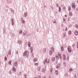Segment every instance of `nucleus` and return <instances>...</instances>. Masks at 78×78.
Wrapping results in <instances>:
<instances>
[{"mask_svg": "<svg viewBox=\"0 0 78 78\" xmlns=\"http://www.w3.org/2000/svg\"><path fill=\"white\" fill-rule=\"evenodd\" d=\"M13 70L14 72H16V67H13Z\"/></svg>", "mask_w": 78, "mask_h": 78, "instance_id": "8", "label": "nucleus"}, {"mask_svg": "<svg viewBox=\"0 0 78 78\" xmlns=\"http://www.w3.org/2000/svg\"><path fill=\"white\" fill-rule=\"evenodd\" d=\"M23 35L24 36H26V34H25V32L23 33Z\"/></svg>", "mask_w": 78, "mask_h": 78, "instance_id": "41", "label": "nucleus"}, {"mask_svg": "<svg viewBox=\"0 0 78 78\" xmlns=\"http://www.w3.org/2000/svg\"><path fill=\"white\" fill-rule=\"evenodd\" d=\"M35 64V66H37V65H38V63H36Z\"/></svg>", "mask_w": 78, "mask_h": 78, "instance_id": "52", "label": "nucleus"}, {"mask_svg": "<svg viewBox=\"0 0 78 78\" xmlns=\"http://www.w3.org/2000/svg\"><path fill=\"white\" fill-rule=\"evenodd\" d=\"M66 7H63V9L64 10V11H66Z\"/></svg>", "mask_w": 78, "mask_h": 78, "instance_id": "31", "label": "nucleus"}, {"mask_svg": "<svg viewBox=\"0 0 78 78\" xmlns=\"http://www.w3.org/2000/svg\"><path fill=\"white\" fill-rule=\"evenodd\" d=\"M59 57L58 56L56 57L57 60H58L59 59Z\"/></svg>", "mask_w": 78, "mask_h": 78, "instance_id": "32", "label": "nucleus"}, {"mask_svg": "<svg viewBox=\"0 0 78 78\" xmlns=\"http://www.w3.org/2000/svg\"><path fill=\"white\" fill-rule=\"evenodd\" d=\"M60 59H62V56L61 55H60Z\"/></svg>", "mask_w": 78, "mask_h": 78, "instance_id": "36", "label": "nucleus"}, {"mask_svg": "<svg viewBox=\"0 0 78 78\" xmlns=\"http://www.w3.org/2000/svg\"><path fill=\"white\" fill-rule=\"evenodd\" d=\"M55 72L56 74H58V70H55Z\"/></svg>", "mask_w": 78, "mask_h": 78, "instance_id": "29", "label": "nucleus"}, {"mask_svg": "<svg viewBox=\"0 0 78 78\" xmlns=\"http://www.w3.org/2000/svg\"><path fill=\"white\" fill-rule=\"evenodd\" d=\"M21 20L22 22L23 23H25V22L24 20H23V19L22 18H21Z\"/></svg>", "mask_w": 78, "mask_h": 78, "instance_id": "5", "label": "nucleus"}, {"mask_svg": "<svg viewBox=\"0 0 78 78\" xmlns=\"http://www.w3.org/2000/svg\"><path fill=\"white\" fill-rule=\"evenodd\" d=\"M63 21H64V23H66V19H65V18H63Z\"/></svg>", "mask_w": 78, "mask_h": 78, "instance_id": "27", "label": "nucleus"}, {"mask_svg": "<svg viewBox=\"0 0 78 78\" xmlns=\"http://www.w3.org/2000/svg\"><path fill=\"white\" fill-rule=\"evenodd\" d=\"M63 35L64 36V37H65L66 36V32H65L63 33Z\"/></svg>", "mask_w": 78, "mask_h": 78, "instance_id": "15", "label": "nucleus"}, {"mask_svg": "<svg viewBox=\"0 0 78 78\" xmlns=\"http://www.w3.org/2000/svg\"><path fill=\"white\" fill-rule=\"evenodd\" d=\"M64 64L65 66H66V65H67V64H66V63H64Z\"/></svg>", "mask_w": 78, "mask_h": 78, "instance_id": "53", "label": "nucleus"}, {"mask_svg": "<svg viewBox=\"0 0 78 78\" xmlns=\"http://www.w3.org/2000/svg\"><path fill=\"white\" fill-rule=\"evenodd\" d=\"M72 6L73 9H75V3H73Z\"/></svg>", "mask_w": 78, "mask_h": 78, "instance_id": "2", "label": "nucleus"}, {"mask_svg": "<svg viewBox=\"0 0 78 78\" xmlns=\"http://www.w3.org/2000/svg\"><path fill=\"white\" fill-rule=\"evenodd\" d=\"M74 78H76V75H75V76L74 77Z\"/></svg>", "mask_w": 78, "mask_h": 78, "instance_id": "47", "label": "nucleus"}, {"mask_svg": "<svg viewBox=\"0 0 78 78\" xmlns=\"http://www.w3.org/2000/svg\"><path fill=\"white\" fill-rule=\"evenodd\" d=\"M38 77L39 78H41V76H40V75H38Z\"/></svg>", "mask_w": 78, "mask_h": 78, "instance_id": "39", "label": "nucleus"}, {"mask_svg": "<svg viewBox=\"0 0 78 78\" xmlns=\"http://www.w3.org/2000/svg\"><path fill=\"white\" fill-rule=\"evenodd\" d=\"M66 29H65V31H67V27H66Z\"/></svg>", "mask_w": 78, "mask_h": 78, "instance_id": "43", "label": "nucleus"}, {"mask_svg": "<svg viewBox=\"0 0 78 78\" xmlns=\"http://www.w3.org/2000/svg\"><path fill=\"white\" fill-rule=\"evenodd\" d=\"M68 9L69 11L71 10V8H70V6H68Z\"/></svg>", "mask_w": 78, "mask_h": 78, "instance_id": "23", "label": "nucleus"}, {"mask_svg": "<svg viewBox=\"0 0 78 78\" xmlns=\"http://www.w3.org/2000/svg\"><path fill=\"white\" fill-rule=\"evenodd\" d=\"M52 22H53V23H57L55 21L54 22L52 21Z\"/></svg>", "mask_w": 78, "mask_h": 78, "instance_id": "37", "label": "nucleus"}, {"mask_svg": "<svg viewBox=\"0 0 78 78\" xmlns=\"http://www.w3.org/2000/svg\"><path fill=\"white\" fill-rule=\"evenodd\" d=\"M72 15H73L72 12H70L69 13V16H72Z\"/></svg>", "mask_w": 78, "mask_h": 78, "instance_id": "11", "label": "nucleus"}, {"mask_svg": "<svg viewBox=\"0 0 78 78\" xmlns=\"http://www.w3.org/2000/svg\"><path fill=\"white\" fill-rule=\"evenodd\" d=\"M5 61H6V60H7V57H6V56L5 57Z\"/></svg>", "mask_w": 78, "mask_h": 78, "instance_id": "26", "label": "nucleus"}, {"mask_svg": "<svg viewBox=\"0 0 78 78\" xmlns=\"http://www.w3.org/2000/svg\"><path fill=\"white\" fill-rule=\"evenodd\" d=\"M51 60L52 61H55V57L52 58Z\"/></svg>", "mask_w": 78, "mask_h": 78, "instance_id": "14", "label": "nucleus"}, {"mask_svg": "<svg viewBox=\"0 0 78 78\" xmlns=\"http://www.w3.org/2000/svg\"><path fill=\"white\" fill-rule=\"evenodd\" d=\"M61 7H59V12H61Z\"/></svg>", "mask_w": 78, "mask_h": 78, "instance_id": "20", "label": "nucleus"}, {"mask_svg": "<svg viewBox=\"0 0 78 78\" xmlns=\"http://www.w3.org/2000/svg\"><path fill=\"white\" fill-rule=\"evenodd\" d=\"M61 67V64H59V65H57L56 66V68L57 69H59Z\"/></svg>", "mask_w": 78, "mask_h": 78, "instance_id": "4", "label": "nucleus"}, {"mask_svg": "<svg viewBox=\"0 0 78 78\" xmlns=\"http://www.w3.org/2000/svg\"><path fill=\"white\" fill-rule=\"evenodd\" d=\"M11 12H12H12H14V10H12V11H11Z\"/></svg>", "mask_w": 78, "mask_h": 78, "instance_id": "49", "label": "nucleus"}, {"mask_svg": "<svg viewBox=\"0 0 78 78\" xmlns=\"http://www.w3.org/2000/svg\"><path fill=\"white\" fill-rule=\"evenodd\" d=\"M24 76H25V77L26 78H27V75H24Z\"/></svg>", "mask_w": 78, "mask_h": 78, "instance_id": "50", "label": "nucleus"}, {"mask_svg": "<svg viewBox=\"0 0 78 78\" xmlns=\"http://www.w3.org/2000/svg\"><path fill=\"white\" fill-rule=\"evenodd\" d=\"M15 64H17V61L15 62Z\"/></svg>", "mask_w": 78, "mask_h": 78, "instance_id": "55", "label": "nucleus"}, {"mask_svg": "<svg viewBox=\"0 0 78 78\" xmlns=\"http://www.w3.org/2000/svg\"><path fill=\"white\" fill-rule=\"evenodd\" d=\"M18 51H17L16 52V54H18Z\"/></svg>", "mask_w": 78, "mask_h": 78, "instance_id": "58", "label": "nucleus"}, {"mask_svg": "<svg viewBox=\"0 0 78 78\" xmlns=\"http://www.w3.org/2000/svg\"><path fill=\"white\" fill-rule=\"evenodd\" d=\"M63 58L64 60H66V55L64 54L63 55Z\"/></svg>", "mask_w": 78, "mask_h": 78, "instance_id": "13", "label": "nucleus"}, {"mask_svg": "<svg viewBox=\"0 0 78 78\" xmlns=\"http://www.w3.org/2000/svg\"><path fill=\"white\" fill-rule=\"evenodd\" d=\"M13 66H15V67H16V66H17V64L15 63H14Z\"/></svg>", "mask_w": 78, "mask_h": 78, "instance_id": "16", "label": "nucleus"}, {"mask_svg": "<svg viewBox=\"0 0 78 78\" xmlns=\"http://www.w3.org/2000/svg\"><path fill=\"white\" fill-rule=\"evenodd\" d=\"M47 58H46V60H44V64H47Z\"/></svg>", "mask_w": 78, "mask_h": 78, "instance_id": "7", "label": "nucleus"}, {"mask_svg": "<svg viewBox=\"0 0 78 78\" xmlns=\"http://www.w3.org/2000/svg\"><path fill=\"white\" fill-rule=\"evenodd\" d=\"M72 69L71 68H70V70H72Z\"/></svg>", "mask_w": 78, "mask_h": 78, "instance_id": "64", "label": "nucleus"}, {"mask_svg": "<svg viewBox=\"0 0 78 78\" xmlns=\"http://www.w3.org/2000/svg\"><path fill=\"white\" fill-rule=\"evenodd\" d=\"M28 47H31V43H30V42H28Z\"/></svg>", "mask_w": 78, "mask_h": 78, "instance_id": "12", "label": "nucleus"}, {"mask_svg": "<svg viewBox=\"0 0 78 78\" xmlns=\"http://www.w3.org/2000/svg\"><path fill=\"white\" fill-rule=\"evenodd\" d=\"M56 6H57V7H59V5H58V4H57Z\"/></svg>", "mask_w": 78, "mask_h": 78, "instance_id": "44", "label": "nucleus"}, {"mask_svg": "<svg viewBox=\"0 0 78 78\" xmlns=\"http://www.w3.org/2000/svg\"><path fill=\"white\" fill-rule=\"evenodd\" d=\"M52 53H53L52 50H50L49 51V55H52Z\"/></svg>", "mask_w": 78, "mask_h": 78, "instance_id": "6", "label": "nucleus"}, {"mask_svg": "<svg viewBox=\"0 0 78 78\" xmlns=\"http://www.w3.org/2000/svg\"><path fill=\"white\" fill-rule=\"evenodd\" d=\"M58 56L57 55H55V57H56V58L57 57H58Z\"/></svg>", "mask_w": 78, "mask_h": 78, "instance_id": "60", "label": "nucleus"}, {"mask_svg": "<svg viewBox=\"0 0 78 78\" xmlns=\"http://www.w3.org/2000/svg\"><path fill=\"white\" fill-rule=\"evenodd\" d=\"M48 78H51V76H50L48 77Z\"/></svg>", "mask_w": 78, "mask_h": 78, "instance_id": "61", "label": "nucleus"}, {"mask_svg": "<svg viewBox=\"0 0 78 78\" xmlns=\"http://www.w3.org/2000/svg\"><path fill=\"white\" fill-rule=\"evenodd\" d=\"M76 9L77 11H78V8H77Z\"/></svg>", "mask_w": 78, "mask_h": 78, "instance_id": "59", "label": "nucleus"}, {"mask_svg": "<svg viewBox=\"0 0 78 78\" xmlns=\"http://www.w3.org/2000/svg\"><path fill=\"white\" fill-rule=\"evenodd\" d=\"M37 70H38L39 71L40 70V67L38 68H37Z\"/></svg>", "mask_w": 78, "mask_h": 78, "instance_id": "48", "label": "nucleus"}, {"mask_svg": "<svg viewBox=\"0 0 78 78\" xmlns=\"http://www.w3.org/2000/svg\"><path fill=\"white\" fill-rule=\"evenodd\" d=\"M77 48H78V41L77 42Z\"/></svg>", "mask_w": 78, "mask_h": 78, "instance_id": "51", "label": "nucleus"}, {"mask_svg": "<svg viewBox=\"0 0 78 78\" xmlns=\"http://www.w3.org/2000/svg\"><path fill=\"white\" fill-rule=\"evenodd\" d=\"M52 70H53V69H52V68H51L50 69V71L51 72V73L52 72Z\"/></svg>", "mask_w": 78, "mask_h": 78, "instance_id": "38", "label": "nucleus"}, {"mask_svg": "<svg viewBox=\"0 0 78 78\" xmlns=\"http://www.w3.org/2000/svg\"><path fill=\"white\" fill-rule=\"evenodd\" d=\"M12 25H14V20L13 19V18H12Z\"/></svg>", "mask_w": 78, "mask_h": 78, "instance_id": "10", "label": "nucleus"}, {"mask_svg": "<svg viewBox=\"0 0 78 78\" xmlns=\"http://www.w3.org/2000/svg\"><path fill=\"white\" fill-rule=\"evenodd\" d=\"M24 15L25 17H27V12H25L24 13Z\"/></svg>", "mask_w": 78, "mask_h": 78, "instance_id": "18", "label": "nucleus"}, {"mask_svg": "<svg viewBox=\"0 0 78 78\" xmlns=\"http://www.w3.org/2000/svg\"><path fill=\"white\" fill-rule=\"evenodd\" d=\"M30 50H33V47H30Z\"/></svg>", "mask_w": 78, "mask_h": 78, "instance_id": "33", "label": "nucleus"}, {"mask_svg": "<svg viewBox=\"0 0 78 78\" xmlns=\"http://www.w3.org/2000/svg\"><path fill=\"white\" fill-rule=\"evenodd\" d=\"M22 72H20V75H22V73H21Z\"/></svg>", "mask_w": 78, "mask_h": 78, "instance_id": "56", "label": "nucleus"}, {"mask_svg": "<svg viewBox=\"0 0 78 78\" xmlns=\"http://www.w3.org/2000/svg\"><path fill=\"white\" fill-rule=\"evenodd\" d=\"M18 43H19V44H21V41H18Z\"/></svg>", "mask_w": 78, "mask_h": 78, "instance_id": "34", "label": "nucleus"}, {"mask_svg": "<svg viewBox=\"0 0 78 78\" xmlns=\"http://www.w3.org/2000/svg\"><path fill=\"white\" fill-rule=\"evenodd\" d=\"M13 78H16V77L15 76Z\"/></svg>", "mask_w": 78, "mask_h": 78, "instance_id": "63", "label": "nucleus"}, {"mask_svg": "<svg viewBox=\"0 0 78 78\" xmlns=\"http://www.w3.org/2000/svg\"><path fill=\"white\" fill-rule=\"evenodd\" d=\"M70 20V17H69L68 18V21H69Z\"/></svg>", "mask_w": 78, "mask_h": 78, "instance_id": "46", "label": "nucleus"}, {"mask_svg": "<svg viewBox=\"0 0 78 78\" xmlns=\"http://www.w3.org/2000/svg\"><path fill=\"white\" fill-rule=\"evenodd\" d=\"M74 33H75V34H76V35H78V31H77V30H76L74 32Z\"/></svg>", "mask_w": 78, "mask_h": 78, "instance_id": "9", "label": "nucleus"}, {"mask_svg": "<svg viewBox=\"0 0 78 78\" xmlns=\"http://www.w3.org/2000/svg\"><path fill=\"white\" fill-rule=\"evenodd\" d=\"M31 52H30L31 53H33V50H31Z\"/></svg>", "mask_w": 78, "mask_h": 78, "instance_id": "57", "label": "nucleus"}, {"mask_svg": "<svg viewBox=\"0 0 78 78\" xmlns=\"http://www.w3.org/2000/svg\"><path fill=\"white\" fill-rule=\"evenodd\" d=\"M75 44H73V48H74V46H75Z\"/></svg>", "mask_w": 78, "mask_h": 78, "instance_id": "45", "label": "nucleus"}, {"mask_svg": "<svg viewBox=\"0 0 78 78\" xmlns=\"http://www.w3.org/2000/svg\"><path fill=\"white\" fill-rule=\"evenodd\" d=\"M50 62V60L48 59V61L47 62V63L48 64Z\"/></svg>", "mask_w": 78, "mask_h": 78, "instance_id": "42", "label": "nucleus"}, {"mask_svg": "<svg viewBox=\"0 0 78 78\" xmlns=\"http://www.w3.org/2000/svg\"><path fill=\"white\" fill-rule=\"evenodd\" d=\"M68 51H69V52H70H70H71L72 50H71V48H70V47L69 46L68 47Z\"/></svg>", "mask_w": 78, "mask_h": 78, "instance_id": "3", "label": "nucleus"}, {"mask_svg": "<svg viewBox=\"0 0 78 78\" xmlns=\"http://www.w3.org/2000/svg\"><path fill=\"white\" fill-rule=\"evenodd\" d=\"M19 34H22V30H21L19 32Z\"/></svg>", "mask_w": 78, "mask_h": 78, "instance_id": "19", "label": "nucleus"}, {"mask_svg": "<svg viewBox=\"0 0 78 78\" xmlns=\"http://www.w3.org/2000/svg\"><path fill=\"white\" fill-rule=\"evenodd\" d=\"M28 55H29V52L28 51H26L23 53V56H28Z\"/></svg>", "mask_w": 78, "mask_h": 78, "instance_id": "1", "label": "nucleus"}, {"mask_svg": "<svg viewBox=\"0 0 78 78\" xmlns=\"http://www.w3.org/2000/svg\"><path fill=\"white\" fill-rule=\"evenodd\" d=\"M42 72H45V70H44V69H42Z\"/></svg>", "mask_w": 78, "mask_h": 78, "instance_id": "35", "label": "nucleus"}, {"mask_svg": "<svg viewBox=\"0 0 78 78\" xmlns=\"http://www.w3.org/2000/svg\"><path fill=\"white\" fill-rule=\"evenodd\" d=\"M11 51L9 50V55H11Z\"/></svg>", "mask_w": 78, "mask_h": 78, "instance_id": "28", "label": "nucleus"}, {"mask_svg": "<svg viewBox=\"0 0 78 78\" xmlns=\"http://www.w3.org/2000/svg\"><path fill=\"white\" fill-rule=\"evenodd\" d=\"M65 76H68V74L67 73H66L65 74Z\"/></svg>", "mask_w": 78, "mask_h": 78, "instance_id": "40", "label": "nucleus"}, {"mask_svg": "<svg viewBox=\"0 0 78 78\" xmlns=\"http://www.w3.org/2000/svg\"><path fill=\"white\" fill-rule=\"evenodd\" d=\"M11 62H12V61L11 60L8 62L9 64V65H11Z\"/></svg>", "mask_w": 78, "mask_h": 78, "instance_id": "17", "label": "nucleus"}, {"mask_svg": "<svg viewBox=\"0 0 78 78\" xmlns=\"http://www.w3.org/2000/svg\"><path fill=\"white\" fill-rule=\"evenodd\" d=\"M71 33H72V31H69V34L70 35V34H71Z\"/></svg>", "mask_w": 78, "mask_h": 78, "instance_id": "22", "label": "nucleus"}, {"mask_svg": "<svg viewBox=\"0 0 78 78\" xmlns=\"http://www.w3.org/2000/svg\"><path fill=\"white\" fill-rule=\"evenodd\" d=\"M55 14H57V12L55 11Z\"/></svg>", "mask_w": 78, "mask_h": 78, "instance_id": "62", "label": "nucleus"}, {"mask_svg": "<svg viewBox=\"0 0 78 78\" xmlns=\"http://www.w3.org/2000/svg\"><path fill=\"white\" fill-rule=\"evenodd\" d=\"M43 51H44V52H46V48H44L43 49Z\"/></svg>", "mask_w": 78, "mask_h": 78, "instance_id": "25", "label": "nucleus"}, {"mask_svg": "<svg viewBox=\"0 0 78 78\" xmlns=\"http://www.w3.org/2000/svg\"><path fill=\"white\" fill-rule=\"evenodd\" d=\"M51 48V50H53V47H52Z\"/></svg>", "mask_w": 78, "mask_h": 78, "instance_id": "54", "label": "nucleus"}, {"mask_svg": "<svg viewBox=\"0 0 78 78\" xmlns=\"http://www.w3.org/2000/svg\"><path fill=\"white\" fill-rule=\"evenodd\" d=\"M37 61V58H35L34 59V62H36V61Z\"/></svg>", "mask_w": 78, "mask_h": 78, "instance_id": "24", "label": "nucleus"}, {"mask_svg": "<svg viewBox=\"0 0 78 78\" xmlns=\"http://www.w3.org/2000/svg\"><path fill=\"white\" fill-rule=\"evenodd\" d=\"M61 50L62 51H64V48H63V47H61Z\"/></svg>", "mask_w": 78, "mask_h": 78, "instance_id": "21", "label": "nucleus"}, {"mask_svg": "<svg viewBox=\"0 0 78 78\" xmlns=\"http://www.w3.org/2000/svg\"><path fill=\"white\" fill-rule=\"evenodd\" d=\"M75 27L76 28H78V25L77 24H76V25H75Z\"/></svg>", "mask_w": 78, "mask_h": 78, "instance_id": "30", "label": "nucleus"}]
</instances>
